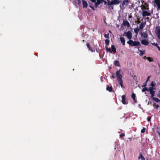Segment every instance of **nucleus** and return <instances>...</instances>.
<instances>
[{
	"label": "nucleus",
	"instance_id": "obj_1",
	"mask_svg": "<svg viewBox=\"0 0 160 160\" xmlns=\"http://www.w3.org/2000/svg\"><path fill=\"white\" fill-rule=\"evenodd\" d=\"M108 5L109 6L118 4L120 2V1L119 0H113L111 2H110L108 0Z\"/></svg>",
	"mask_w": 160,
	"mask_h": 160
},
{
	"label": "nucleus",
	"instance_id": "obj_2",
	"mask_svg": "<svg viewBox=\"0 0 160 160\" xmlns=\"http://www.w3.org/2000/svg\"><path fill=\"white\" fill-rule=\"evenodd\" d=\"M109 41L108 39H106L105 40V42L106 46H105V48L106 49V51L107 52H109L111 53L112 51L110 48H108V46L109 44Z\"/></svg>",
	"mask_w": 160,
	"mask_h": 160
},
{
	"label": "nucleus",
	"instance_id": "obj_3",
	"mask_svg": "<svg viewBox=\"0 0 160 160\" xmlns=\"http://www.w3.org/2000/svg\"><path fill=\"white\" fill-rule=\"evenodd\" d=\"M121 72L120 69L117 71L116 72V76L117 77V80L122 79V76L120 74Z\"/></svg>",
	"mask_w": 160,
	"mask_h": 160
},
{
	"label": "nucleus",
	"instance_id": "obj_4",
	"mask_svg": "<svg viewBox=\"0 0 160 160\" xmlns=\"http://www.w3.org/2000/svg\"><path fill=\"white\" fill-rule=\"evenodd\" d=\"M129 1V0H124L123 1L122 5H120V8L121 7H124V6L126 7H127L128 5V3Z\"/></svg>",
	"mask_w": 160,
	"mask_h": 160
},
{
	"label": "nucleus",
	"instance_id": "obj_5",
	"mask_svg": "<svg viewBox=\"0 0 160 160\" xmlns=\"http://www.w3.org/2000/svg\"><path fill=\"white\" fill-rule=\"evenodd\" d=\"M153 89H155V88H152V87H149L148 88L149 91L151 95V98L154 97L155 95V91Z\"/></svg>",
	"mask_w": 160,
	"mask_h": 160
},
{
	"label": "nucleus",
	"instance_id": "obj_6",
	"mask_svg": "<svg viewBox=\"0 0 160 160\" xmlns=\"http://www.w3.org/2000/svg\"><path fill=\"white\" fill-rule=\"evenodd\" d=\"M124 34H125L126 36L128 39H131L132 38V34L130 31H128L127 32H125Z\"/></svg>",
	"mask_w": 160,
	"mask_h": 160
},
{
	"label": "nucleus",
	"instance_id": "obj_7",
	"mask_svg": "<svg viewBox=\"0 0 160 160\" xmlns=\"http://www.w3.org/2000/svg\"><path fill=\"white\" fill-rule=\"evenodd\" d=\"M142 16L143 17H145L147 16L150 15V13L146 10H143L142 12Z\"/></svg>",
	"mask_w": 160,
	"mask_h": 160
},
{
	"label": "nucleus",
	"instance_id": "obj_8",
	"mask_svg": "<svg viewBox=\"0 0 160 160\" xmlns=\"http://www.w3.org/2000/svg\"><path fill=\"white\" fill-rule=\"evenodd\" d=\"M156 34L158 38L160 39V27L156 28Z\"/></svg>",
	"mask_w": 160,
	"mask_h": 160
},
{
	"label": "nucleus",
	"instance_id": "obj_9",
	"mask_svg": "<svg viewBox=\"0 0 160 160\" xmlns=\"http://www.w3.org/2000/svg\"><path fill=\"white\" fill-rule=\"evenodd\" d=\"M97 2H95L94 5L95 7L96 8L98 7V6L101 3V1H102L104 2L105 3H106V1H104V0H97Z\"/></svg>",
	"mask_w": 160,
	"mask_h": 160
},
{
	"label": "nucleus",
	"instance_id": "obj_10",
	"mask_svg": "<svg viewBox=\"0 0 160 160\" xmlns=\"http://www.w3.org/2000/svg\"><path fill=\"white\" fill-rule=\"evenodd\" d=\"M140 43L138 41L134 42L132 41V44L131 46L132 47L136 46L139 45H140Z\"/></svg>",
	"mask_w": 160,
	"mask_h": 160
},
{
	"label": "nucleus",
	"instance_id": "obj_11",
	"mask_svg": "<svg viewBox=\"0 0 160 160\" xmlns=\"http://www.w3.org/2000/svg\"><path fill=\"white\" fill-rule=\"evenodd\" d=\"M122 102L124 104H127L128 102H126V96L125 95H123L122 97Z\"/></svg>",
	"mask_w": 160,
	"mask_h": 160
},
{
	"label": "nucleus",
	"instance_id": "obj_12",
	"mask_svg": "<svg viewBox=\"0 0 160 160\" xmlns=\"http://www.w3.org/2000/svg\"><path fill=\"white\" fill-rule=\"evenodd\" d=\"M144 5H148V7L147 8L146 7H145V6L142 5H141V7H142L141 9L142 10H148L149 9L148 8V4L146 2H145L144 3Z\"/></svg>",
	"mask_w": 160,
	"mask_h": 160
},
{
	"label": "nucleus",
	"instance_id": "obj_13",
	"mask_svg": "<svg viewBox=\"0 0 160 160\" xmlns=\"http://www.w3.org/2000/svg\"><path fill=\"white\" fill-rule=\"evenodd\" d=\"M154 2L157 5L158 8H160V0H154Z\"/></svg>",
	"mask_w": 160,
	"mask_h": 160
},
{
	"label": "nucleus",
	"instance_id": "obj_14",
	"mask_svg": "<svg viewBox=\"0 0 160 160\" xmlns=\"http://www.w3.org/2000/svg\"><path fill=\"white\" fill-rule=\"evenodd\" d=\"M141 42L142 44L145 45H147L149 43L148 41L145 39L142 40Z\"/></svg>",
	"mask_w": 160,
	"mask_h": 160
},
{
	"label": "nucleus",
	"instance_id": "obj_15",
	"mask_svg": "<svg viewBox=\"0 0 160 160\" xmlns=\"http://www.w3.org/2000/svg\"><path fill=\"white\" fill-rule=\"evenodd\" d=\"M123 24L128 27H129L130 26L129 22L127 20H124L123 22Z\"/></svg>",
	"mask_w": 160,
	"mask_h": 160
},
{
	"label": "nucleus",
	"instance_id": "obj_16",
	"mask_svg": "<svg viewBox=\"0 0 160 160\" xmlns=\"http://www.w3.org/2000/svg\"><path fill=\"white\" fill-rule=\"evenodd\" d=\"M82 1L83 7L84 8H87L88 5L87 2L84 0H82Z\"/></svg>",
	"mask_w": 160,
	"mask_h": 160
},
{
	"label": "nucleus",
	"instance_id": "obj_17",
	"mask_svg": "<svg viewBox=\"0 0 160 160\" xmlns=\"http://www.w3.org/2000/svg\"><path fill=\"white\" fill-rule=\"evenodd\" d=\"M120 40L121 42L122 43V45H125V40L124 38L122 37H120Z\"/></svg>",
	"mask_w": 160,
	"mask_h": 160
},
{
	"label": "nucleus",
	"instance_id": "obj_18",
	"mask_svg": "<svg viewBox=\"0 0 160 160\" xmlns=\"http://www.w3.org/2000/svg\"><path fill=\"white\" fill-rule=\"evenodd\" d=\"M131 97L133 99L134 102L135 103H136V102L137 100L136 99V95H135V93H132V95H131Z\"/></svg>",
	"mask_w": 160,
	"mask_h": 160
},
{
	"label": "nucleus",
	"instance_id": "obj_19",
	"mask_svg": "<svg viewBox=\"0 0 160 160\" xmlns=\"http://www.w3.org/2000/svg\"><path fill=\"white\" fill-rule=\"evenodd\" d=\"M112 52H113L115 53L116 52V49L115 47V46L113 45H112L111 46V50Z\"/></svg>",
	"mask_w": 160,
	"mask_h": 160
},
{
	"label": "nucleus",
	"instance_id": "obj_20",
	"mask_svg": "<svg viewBox=\"0 0 160 160\" xmlns=\"http://www.w3.org/2000/svg\"><path fill=\"white\" fill-rule=\"evenodd\" d=\"M153 100L157 102H160V100L158 98H155L154 97L151 98Z\"/></svg>",
	"mask_w": 160,
	"mask_h": 160
},
{
	"label": "nucleus",
	"instance_id": "obj_21",
	"mask_svg": "<svg viewBox=\"0 0 160 160\" xmlns=\"http://www.w3.org/2000/svg\"><path fill=\"white\" fill-rule=\"evenodd\" d=\"M145 23H144L143 22H142L141 24L139 25V29L141 30L145 26Z\"/></svg>",
	"mask_w": 160,
	"mask_h": 160
},
{
	"label": "nucleus",
	"instance_id": "obj_22",
	"mask_svg": "<svg viewBox=\"0 0 160 160\" xmlns=\"http://www.w3.org/2000/svg\"><path fill=\"white\" fill-rule=\"evenodd\" d=\"M114 65L115 66L117 67H120V64L119 62L117 60L115 61L114 62Z\"/></svg>",
	"mask_w": 160,
	"mask_h": 160
},
{
	"label": "nucleus",
	"instance_id": "obj_23",
	"mask_svg": "<svg viewBox=\"0 0 160 160\" xmlns=\"http://www.w3.org/2000/svg\"><path fill=\"white\" fill-rule=\"evenodd\" d=\"M106 90L108 91L109 92H111L112 90V87H109L108 85L107 87Z\"/></svg>",
	"mask_w": 160,
	"mask_h": 160
},
{
	"label": "nucleus",
	"instance_id": "obj_24",
	"mask_svg": "<svg viewBox=\"0 0 160 160\" xmlns=\"http://www.w3.org/2000/svg\"><path fill=\"white\" fill-rule=\"evenodd\" d=\"M141 35L144 38H146L148 37V34L146 33L143 32L141 34Z\"/></svg>",
	"mask_w": 160,
	"mask_h": 160
},
{
	"label": "nucleus",
	"instance_id": "obj_25",
	"mask_svg": "<svg viewBox=\"0 0 160 160\" xmlns=\"http://www.w3.org/2000/svg\"><path fill=\"white\" fill-rule=\"evenodd\" d=\"M139 159L141 158L142 160H145V158L141 153L138 157Z\"/></svg>",
	"mask_w": 160,
	"mask_h": 160
},
{
	"label": "nucleus",
	"instance_id": "obj_26",
	"mask_svg": "<svg viewBox=\"0 0 160 160\" xmlns=\"http://www.w3.org/2000/svg\"><path fill=\"white\" fill-rule=\"evenodd\" d=\"M118 82L119 83V84L120 85L121 87L122 88L123 87V82H122V80L121 79V80H118Z\"/></svg>",
	"mask_w": 160,
	"mask_h": 160
},
{
	"label": "nucleus",
	"instance_id": "obj_27",
	"mask_svg": "<svg viewBox=\"0 0 160 160\" xmlns=\"http://www.w3.org/2000/svg\"><path fill=\"white\" fill-rule=\"evenodd\" d=\"M144 88H143L142 90V92H145L146 91H149L148 89L146 87H144Z\"/></svg>",
	"mask_w": 160,
	"mask_h": 160
},
{
	"label": "nucleus",
	"instance_id": "obj_28",
	"mask_svg": "<svg viewBox=\"0 0 160 160\" xmlns=\"http://www.w3.org/2000/svg\"><path fill=\"white\" fill-rule=\"evenodd\" d=\"M134 32L136 33H138L139 32V31L140 30V29L138 28H136L134 29Z\"/></svg>",
	"mask_w": 160,
	"mask_h": 160
},
{
	"label": "nucleus",
	"instance_id": "obj_29",
	"mask_svg": "<svg viewBox=\"0 0 160 160\" xmlns=\"http://www.w3.org/2000/svg\"><path fill=\"white\" fill-rule=\"evenodd\" d=\"M155 83H154V82L153 81H152L150 84V86H151V87H152V88H153V87L155 86Z\"/></svg>",
	"mask_w": 160,
	"mask_h": 160
},
{
	"label": "nucleus",
	"instance_id": "obj_30",
	"mask_svg": "<svg viewBox=\"0 0 160 160\" xmlns=\"http://www.w3.org/2000/svg\"><path fill=\"white\" fill-rule=\"evenodd\" d=\"M147 59L150 62H152L153 61V58L150 57H148Z\"/></svg>",
	"mask_w": 160,
	"mask_h": 160
},
{
	"label": "nucleus",
	"instance_id": "obj_31",
	"mask_svg": "<svg viewBox=\"0 0 160 160\" xmlns=\"http://www.w3.org/2000/svg\"><path fill=\"white\" fill-rule=\"evenodd\" d=\"M130 40L128 41L127 42V43L129 44L130 46H131L132 44V40H131L130 39H129Z\"/></svg>",
	"mask_w": 160,
	"mask_h": 160
},
{
	"label": "nucleus",
	"instance_id": "obj_32",
	"mask_svg": "<svg viewBox=\"0 0 160 160\" xmlns=\"http://www.w3.org/2000/svg\"><path fill=\"white\" fill-rule=\"evenodd\" d=\"M86 45L88 47V48L91 51H92V50L91 49L90 47V45L89 44V43H88L86 44Z\"/></svg>",
	"mask_w": 160,
	"mask_h": 160
},
{
	"label": "nucleus",
	"instance_id": "obj_33",
	"mask_svg": "<svg viewBox=\"0 0 160 160\" xmlns=\"http://www.w3.org/2000/svg\"><path fill=\"white\" fill-rule=\"evenodd\" d=\"M104 36L105 38L109 39V34L108 33L107 34H105L104 35Z\"/></svg>",
	"mask_w": 160,
	"mask_h": 160
},
{
	"label": "nucleus",
	"instance_id": "obj_34",
	"mask_svg": "<svg viewBox=\"0 0 160 160\" xmlns=\"http://www.w3.org/2000/svg\"><path fill=\"white\" fill-rule=\"evenodd\" d=\"M147 82L146 81L143 84L142 86V87H146L147 86Z\"/></svg>",
	"mask_w": 160,
	"mask_h": 160
},
{
	"label": "nucleus",
	"instance_id": "obj_35",
	"mask_svg": "<svg viewBox=\"0 0 160 160\" xmlns=\"http://www.w3.org/2000/svg\"><path fill=\"white\" fill-rule=\"evenodd\" d=\"M145 53L144 51H141L140 55V56H142Z\"/></svg>",
	"mask_w": 160,
	"mask_h": 160
},
{
	"label": "nucleus",
	"instance_id": "obj_36",
	"mask_svg": "<svg viewBox=\"0 0 160 160\" xmlns=\"http://www.w3.org/2000/svg\"><path fill=\"white\" fill-rule=\"evenodd\" d=\"M153 106H155L156 108H158L159 107V106L158 104H156L155 103H153Z\"/></svg>",
	"mask_w": 160,
	"mask_h": 160
},
{
	"label": "nucleus",
	"instance_id": "obj_37",
	"mask_svg": "<svg viewBox=\"0 0 160 160\" xmlns=\"http://www.w3.org/2000/svg\"><path fill=\"white\" fill-rule=\"evenodd\" d=\"M145 130H146V129L145 128H143L141 130V132L142 133H143L144 132H145Z\"/></svg>",
	"mask_w": 160,
	"mask_h": 160
},
{
	"label": "nucleus",
	"instance_id": "obj_38",
	"mask_svg": "<svg viewBox=\"0 0 160 160\" xmlns=\"http://www.w3.org/2000/svg\"><path fill=\"white\" fill-rule=\"evenodd\" d=\"M125 134L124 133H122L120 135V137H123L125 136Z\"/></svg>",
	"mask_w": 160,
	"mask_h": 160
},
{
	"label": "nucleus",
	"instance_id": "obj_39",
	"mask_svg": "<svg viewBox=\"0 0 160 160\" xmlns=\"http://www.w3.org/2000/svg\"><path fill=\"white\" fill-rule=\"evenodd\" d=\"M89 7L91 8V9H92L93 10H95L93 6H92L91 5H89Z\"/></svg>",
	"mask_w": 160,
	"mask_h": 160
},
{
	"label": "nucleus",
	"instance_id": "obj_40",
	"mask_svg": "<svg viewBox=\"0 0 160 160\" xmlns=\"http://www.w3.org/2000/svg\"><path fill=\"white\" fill-rule=\"evenodd\" d=\"M150 77V76H149L148 77L147 80H146L147 82H148V80H149Z\"/></svg>",
	"mask_w": 160,
	"mask_h": 160
},
{
	"label": "nucleus",
	"instance_id": "obj_41",
	"mask_svg": "<svg viewBox=\"0 0 160 160\" xmlns=\"http://www.w3.org/2000/svg\"><path fill=\"white\" fill-rule=\"evenodd\" d=\"M156 45H157V48H158V49L160 50V47L157 44V43H156Z\"/></svg>",
	"mask_w": 160,
	"mask_h": 160
},
{
	"label": "nucleus",
	"instance_id": "obj_42",
	"mask_svg": "<svg viewBox=\"0 0 160 160\" xmlns=\"http://www.w3.org/2000/svg\"><path fill=\"white\" fill-rule=\"evenodd\" d=\"M151 118L150 117H148L147 118V120H150Z\"/></svg>",
	"mask_w": 160,
	"mask_h": 160
},
{
	"label": "nucleus",
	"instance_id": "obj_43",
	"mask_svg": "<svg viewBox=\"0 0 160 160\" xmlns=\"http://www.w3.org/2000/svg\"><path fill=\"white\" fill-rule=\"evenodd\" d=\"M92 2H96V0H90Z\"/></svg>",
	"mask_w": 160,
	"mask_h": 160
},
{
	"label": "nucleus",
	"instance_id": "obj_44",
	"mask_svg": "<svg viewBox=\"0 0 160 160\" xmlns=\"http://www.w3.org/2000/svg\"><path fill=\"white\" fill-rule=\"evenodd\" d=\"M112 77L113 78H115V76L114 75H112Z\"/></svg>",
	"mask_w": 160,
	"mask_h": 160
},
{
	"label": "nucleus",
	"instance_id": "obj_45",
	"mask_svg": "<svg viewBox=\"0 0 160 160\" xmlns=\"http://www.w3.org/2000/svg\"><path fill=\"white\" fill-rule=\"evenodd\" d=\"M158 96L160 98V93L158 94Z\"/></svg>",
	"mask_w": 160,
	"mask_h": 160
},
{
	"label": "nucleus",
	"instance_id": "obj_46",
	"mask_svg": "<svg viewBox=\"0 0 160 160\" xmlns=\"http://www.w3.org/2000/svg\"><path fill=\"white\" fill-rule=\"evenodd\" d=\"M157 132L158 133V135L160 136V132L158 131H157Z\"/></svg>",
	"mask_w": 160,
	"mask_h": 160
},
{
	"label": "nucleus",
	"instance_id": "obj_47",
	"mask_svg": "<svg viewBox=\"0 0 160 160\" xmlns=\"http://www.w3.org/2000/svg\"><path fill=\"white\" fill-rule=\"evenodd\" d=\"M141 1L142 2V3H143V2H144V1H143V0H141Z\"/></svg>",
	"mask_w": 160,
	"mask_h": 160
},
{
	"label": "nucleus",
	"instance_id": "obj_48",
	"mask_svg": "<svg viewBox=\"0 0 160 160\" xmlns=\"http://www.w3.org/2000/svg\"><path fill=\"white\" fill-rule=\"evenodd\" d=\"M147 57H146V56H145L144 57V59H146V58L147 59Z\"/></svg>",
	"mask_w": 160,
	"mask_h": 160
},
{
	"label": "nucleus",
	"instance_id": "obj_49",
	"mask_svg": "<svg viewBox=\"0 0 160 160\" xmlns=\"http://www.w3.org/2000/svg\"><path fill=\"white\" fill-rule=\"evenodd\" d=\"M111 8L112 9H113V6H111Z\"/></svg>",
	"mask_w": 160,
	"mask_h": 160
},
{
	"label": "nucleus",
	"instance_id": "obj_50",
	"mask_svg": "<svg viewBox=\"0 0 160 160\" xmlns=\"http://www.w3.org/2000/svg\"><path fill=\"white\" fill-rule=\"evenodd\" d=\"M146 19H149V17H147L146 18Z\"/></svg>",
	"mask_w": 160,
	"mask_h": 160
},
{
	"label": "nucleus",
	"instance_id": "obj_51",
	"mask_svg": "<svg viewBox=\"0 0 160 160\" xmlns=\"http://www.w3.org/2000/svg\"><path fill=\"white\" fill-rule=\"evenodd\" d=\"M78 2H79V3H80V0H78Z\"/></svg>",
	"mask_w": 160,
	"mask_h": 160
},
{
	"label": "nucleus",
	"instance_id": "obj_52",
	"mask_svg": "<svg viewBox=\"0 0 160 160\" xmlns=\"http://www.w3.org/2000/svg\"><path fill=\"white\" fill-rule=\"evenodd\" d=\"M154 45L155 46H157V45H156V43H154Z\"/></svg>",
	"mask_w": 160,
	"mask_h": 160
},
{
	"label": "nucleus",
	"instance_id": "obj_53",
	"mask_svg": "<svg viewBox=\"0 0 160 160\" xmlns=\"http://www.w3.org/2000/svg\"><path fill=\"white\" fill-rule=\"evenodd\" d=\"M158 66H159V68H160V64H158Z\"/></svg>",
	"mask_w": 160,
	"mask_h": 160
},
{
	"label": "nucleus",
	"instance_id": "obj_54",
	"mask_svg": "<svg viewBox=\"0 0 160 160\" xmlns=\"http://www.w3.org/2000/svg\"><path fill=\"white\" fill-rule=\"evenodd\" d=\"M145 6L147 8L148 7V5H145Z\"/></svg>",
	"mask_w": 160,
	"mask_h": 160
},
{
	"label": "nucleus",
	"instance_id": "obj_55",
	"mask_svg": "<svg viewBox=\"0 0 160 160\" xmlns=\"http://www.w3.org/2000/svg\"><path fill=\"white\" fill-rule=\"evenodd\" d=\"M109 32H111L110 31H109Z\"/></svg>",
	"mask_w": 160,
	"mask_h": 160
}]
</instances>
